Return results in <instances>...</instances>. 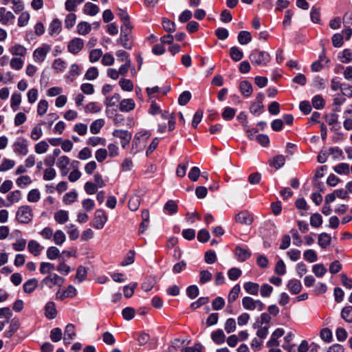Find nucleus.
Wrapping results in <instances>:
<instances>
[{"instance_id": "obj_43", "label": "nucleus", "mask_w": 352, "mask_h": 352, "mask_svg": "<svg viewBox=\"0 0 352 352\" xmlns=\"http://www.w3.org/2000/svg\"><path fill=\"white\" fill-rule=\"evenodd\" d=\"M78 197V193L76 190H72L67 192L63 198V201L65 204H71L76 201Z\"/></svg>"}, {"instance_id": "obj_1", "label": "nucleus", "mask_w": 352, "mask_h": 352, "mask_svg": "<svg viewBox=\"0 0 352 352\" xmlns=\"http://www.w3.org/2000/svg\"><path fill=\"white\" fill-rule=\"evenodd\" d=\"M249 58L254 65L266 66L270 61L271 57L266 52L254 50L250 54Z\"/></svg>"}, {"instance_id": "obj_62", "label": "nucleus", "mask_w": 352, "mask_h": 352, "mask_svg": "<svg viewBox=\"0 0 352 352\" xmlns=\"http://www.w3.org/2000/svg\"><path fill=\"white\" fill-rule=\"evenodd\" d=\"M76 15L74 13L68 14L65 19V26L67 29H71L76 23Z\"/></svg>"}, {"instance_id": "obj_13", "label": "nucleus", "mask_w": 352, "mask_h": 352, "mask_svg": "<svg viewBox=\"0 0 352 352\" xmlns=\"http://www.w3.org/2000/svg\"><path fill=\"white\" fill-rule=\"evenodd\" d=\"M76 336L75 326L73 324H68L65 329L63 342L65 344H70L71 341Z\"/></svg>"}, {"instance_id": "obj_3", "label": "nucleus", "mask_w": 352, "mask_h": 352, "mask_svg": "<svg viewBox=\"0 0 352 352\" xmlns=\"http://www.w3.org/2000/svg\"><path fill=\"white\" fill-rule=\"evenodd\" d=\"M132 29L133 26L121 27L120 28V36L118 39V42H119L122 46L126 50H131L132 48V45L129 42L132 38Z\"/></svg>"}, {"instance_id": "obj_37", "label": "nucleus", "mask_w": 352, "mask_h": 352, "mask_svg": "<svg viewBox=\"0 0 352 352\" xmlns=\"http://www.w3.org/2000/svg\"><path fill=\"white\" fill-rule=\"evenodd\" d=\"M120 101V96L118 94H114L111 97H107L104 104L107 107L118 106Z\"/></svg>"}, {"instance_id": "obj_35", "label": "nucleus", "mask_w": 352, "mask_h": 352, "mask_svg": "<svg viewBox=\"0 0 352 352\" xmlns=\"http://www.w3.org/2000/svg\"><path fill=\"white\" fill-rule=\"evenodd\" d=\"M237 39L241 45H246L252 41V36L248 31H241L238 34Z\"/></svg>"}, {"instance_id": "obj_30", "label": "nucleus", "mask_w": 352, "mask_h": 352, "mask_svg": "<svg viewBox=\"0 0 352 352\" xmlns=\"http://www.w3.org/2000/svg\"><path fill=\"white\" fill-rule=\"evenodd\" d=\"M168 91H169V89L162 90L157 86H155L152 88L147 87L146 89V91L148 96L149 100H152L153 98H155V96H153L154 94H162V96H164Z\"/></svg>"}, {"instance_id": "obj_12", "label": "nucleus", "mask_w": 352, "mask_h": 352, "mask_svg": "<svg viewBox=\"0 0 352 352\" xmlns=\"http://www.w3.org/2000/svg\"><path fill=\"white\" fill-rule=\"evenodd\" d=\"M264 95L259 93L256 96V102H253L250 107V111L253 114H260L263 109V100Z\"/></svg>"}, {"instance_id": "obj_45", "label": "nucleus", "mask_w": 352, "mask_h": 352, "mask_svg": "<svg viewBox=\"0 0 352 352\" xmlns=\"http://www.w3.org/2000/svg\"><path fill=\"white\" fill-rule=\"evenodd\" d=\"M119 85L121 89L125 91H131L134 88L132 81L126 78H121L119 81Z\"/></svg>"}, {"instance_id": "obj_26", "label": "nucleus", "mask_w": 352, "mask_h": 352, "mask_svg": "<svg viewBox=\"0 0 352 352\" xmlns=\"http://www.w3.org/2000/svg\"><path fill=\"white\" fill-rule=\"evenodd\" d=\"M38 282L36 278H31L28 280L23 284V291L27 294L32 293L38 286Z\"/></svg>"}, {"instance_id": "obj_28", "label": "nucleus", "mask_w": 352, "mask_h": 352, "mask_svg": "<svg viewBox=\"0 0 352 352\" xmlns=\"http://www.w3.org/2000/svg\"><path fill=\"white\" fill-rule=\"evenodd\" d=\"M331 237L329 234H327L326 232H322L319 234L318 245L322 248H324V249L327 248L331 244Z\"/></svg>"}, {"instance_id": "obj_11", "label": "nucleus", "mask_w": 352, "mask_h": 352, "mask_svg": "<svg viewBox=\"0 0 352 352\" xmlns=\"http://www.w3.org/2000/svg\"><path fill=\"white\" fill-rule=\"evenodd\" d=\"M113 135L122 140L121 145L125 148L131 140V133L126 130L116 129L113 131Z\"/></svg>"}, {"instance_id": "obj_17", "label": "nucleus", "mask_w": 352, "mask_h": 352, "mask_svg": "<svg viewBox=\"0 0 352 352\" xmlns=\"http://www.w3.org/2000/svg\"><path fill=\"white\" fill-rule=\"evenodd\" d=\"M45 309V316L48 319H54L57 316V310L56 309V305L54 302L49 301L47 302L44 307Z\"/></svg>"}, {"instance_id": "obj_4", "label": "nucleus", "mask_w": 352, "mask_h": 352, "mask_svg": "<svg viewBox=\"0 0 352 352\" xmlns=\"http://www.w3.org/2000/svg\"><path fill=\"white\" fill-rule=\"evenodd\" d=\"M243 307L249 311L256 309L261 311L264 309V304L260 300H254L252 297L245 296L242 299Z\"/></svg>"}, {"instance_id": "obj_64", "label": "nucleus", "mask_w": 352, "mask_h": 352, "mask_svg": "<svg viewBox=\"0 0 352 352\" xmlns=\"http://www.w3.org/2000/svg\"><path fill=\"white\" fill-rule=\"evenodd\" d=\"M322 223V216L318 213L312 214L310 217V224L312 227L319 228Z\"/></svg>"}, {"instance_id": "obj_16", "label": "nucleus", "mask_w": 352, "mask_h": 352, "mask_svg": "<svg viewBox=\"0 0 352 352\" xmlns=\"http://www.w3.org/2000/svg\"><path fill=\"white\" fill-rule=\"evenodd\" d=\"M146 136V138L148 137L147 132L144 131L142 133H137L135 135V138L132 142V148H131V153L135 154L138 152H139L140 150H142V146L140 145V138Z\"/></svg>"}, {"instance_id": "obj_32", "label": "nucleus", "mask_w": 352, "mask_h": 352, "mask_svg": "<svg viewBox=\"0 0 352 352\" xmlns=\"http://www.w3.org/2000/svg\"><path fill=\"white\" fill-rule=\"evenodd\" d=\"M53 241L56 245H62L66 241L65 234L60 230H56L53 234Z\"/></svg>"}, {"instance_id": "obj_29", "label": "nucleus", "mask_w": 352, "mask_h": 352, "mask_svg": "<svg viewBox=\"0 0 352 352\" xmlns=\"http://www.w3.org/2000/svg\"><path fill=\"white\" fill-rule=\"evenodd\" d=\"M22 100V96L20 93L14 92L10 98V107L14 111L18 109Z\"/></svg>"}, {"instance_id": "obj_34", "label": "nucleus", "mask_w": 352, "mask_h": 352, "mask_svg": "<svg viewBox=\"0 0 352 352\" xmlns=\"http://www.w3.org/2000/svg\"><path fill=\"white\" fill-rule=\"evenodd\" d=\"M54 219L57 223L63 224L69 219L68 212L65 210H60L55 213Z\"/></svg>"}, {"instance_id": "obj_50", "label": "nucleus", "mask_w": 352, "mask_h": 352, "mask_svg": "<svg viewBox=\"0 0 352 352\" xmlns=\"http://www.w3.org/2000/svg\"><path fill=\"white\" fill-rule=\"evenodd\" d=\"M285 162V158L283 155H279L275 156L272 162H270V166H274L276 169L280 168L282 167Z\"/></svg>"}, {"instance_id": "obj_14", "label": "nucleus", "mask_w": 352, "mask_h": 352, "mask_svg": "<svg viewBox=\"0 0 352 352\" xmlns=\"http://www.w3.org/2000/svg\"><path fill=\"white\" fill-rule=\"evenodd\" d=\"M118 107L122 112H129L135 107V102L132 98H126L120 101Z\"/></svg>"}, {"instance_id": "obj_42", "label": "nucleus", "mask_w": 352, "mask_h": 352, "mask_svg": "<svg viewBox=\"0 0 352 352\" xmlns=\"http://www.w3.org/2000/svg\"><path fill=\"white\" fill-rule=\"evenodd\" d=\"M341 317L346 322L352 323V306H346L342 309Z\"/></svg>"}, {"instance_id": "obj_44", "label": "nucleus", "mask_w": 352, "mask_h": 352, "mask_svg": "<svg viewBox=\"0 0 352 352\" xmlns=\"http://www.w3.org/2000/svg\"><path fill=\"white\" fill-rule=\"evenodd\" d=\"M15 165V162L12 160L4 158L0 164V171L6 172L12 169Z\"/></svg>"}, {"instance_id": "obj_59", "label": "nucleus", "mask_w": 352, "mask_h": 352, "mask_svg": "<svg viewBox=\"0 0 352 352\" xmlns=\"http://www.w3.org/2000/svg\"><path fill=\"white\" fill-rule=\"evenodd\" d=\"M66 228L67 229V233L70 240H76L79 237V231L75 228L74 225L69 224L66 226Z\"/></svg>"}, {"instance_id": "obj_54", "label": "nucleus", "mask_w": 352, "mask_h": 352, "mask_svg": "<svg viewBox=\"0 0 352 352\" xmlns=\"http://www.w3.org/2000/svg\"><path fill=\"white\" fill-rule=\"evenodd\" d=\"M16 185L20 188H25L32 183L31 177L28 175H23L16 180Z\"/></svg>"}, {"instance_id": "obj_10", "label": "nucleus", "mask_w": 352, "mask_h": 352, "mask_svg": "<svg viewBox=\"0 0 352 352\" xmlns=\"http://www.w3.org/2000/svg\"><path fill=\"white\" fill-rule=\"evenodd\" d=\"M84 47V41L80 38H72L67 45V50L72 54H78Z\"/></svg>"}, {"instance_id": "obj_36", "label": "nucleus", "mask_w": 352, "mask_h": 352, "mask_svg": "<svg viewBox=\"0 0 352 352\" xmlns=\"http://www.w3.org/2000/svg\"><path fill=\"white\" fill-rule=\"evenodd\" d=\"M104 124L103 119H98L94 121L90 125V131L92 134H98Z\"/></svg>"}, {"instance_id": "obj_63", "label": "nucleus", "mask_w": 352, "mask_h": 352, "mask_svg": "<svg viewBox=\"0 0 352 352\" xmlns=\"http://www.w3.org/2000/svg\"><path fill=\"white\" fill-rule=\"evenodd\" d=\"M236 112V110L235 109L226 107L222 113V117L226 120H230L234 117Z\"/></svg>"}, {"instance_id": "obj_15", "label": "nucleus", "mask_w": 352, "mask_h": 352, "mask_svg": "<svg viewBox=\"0 0 352 352\" xmlns=\"http://www.w3.org/2000/svg\"><path fill=\"white\" fill-rule=\"evenodd\" d=\"M61 30V21L58 19H55L50 24L48 28V32L51 36H56L60 33Z\"/></svg>"}, {"instance_id": "obj_52", "label": "nucleus", "mask_w": 352, "mask_h": 352, "mask_svg": "<svg viewBox=\"0 0 352 352\" xmlns=\"http://www.w3.org/2000/svg\"><path fill=\"white\" fill-rule=\"evenodd\" d=\"M66 62L62 60L61 58L55 59L52 63V68L56 72H63L66 68Z\"/></svg>"}, {"instance_id": "obj_7", "label": "nucleus", "mask_w": 352, "mask_h": 352, "mask_svg": "<svg viewBox=\"0 0 352 352\" xmlns=\"http://www.w3.org/2000/svg\"><path fill=\"white\" fill-rule=\"evenodd\" d=\"M107 219L108 217L104 210L102 209L96 210L93 223L94 228L98 230L102 229L107 221Z\"/></svg>"}, {"instance_id": "obj_61", "label": "nucleus", "mask_w": 352, "mask_h": 352, "mask_svg": "<svg viewBox=\"0 0 352 352\" xmlns=\"http://www.w3.org/2000/svg\"><path fill=\"white\" fill-rule=\"evenodd\" d=\"M304 258L309 263L317 261L318 256L316 252L311 249L306 250L303 254Z\"/></svg>"}, {"instance_id": "obj_21", "label": "nucleus", "mask_w": 352, "mask_h": 352, "mask_svg": "<svg viewBox=\"0 0 352 352\" xmlns=\"http://www.w3.org/2000/svg\"><path fill=\"white\" fill-rule=\"evenodd\" d=\"M28 251L34 256H37L43 249L41 244L34 240H30L28 244Z\"/></svg>"}, {"instance_id": "obj_60", "label": "nucleus", "mask_w": 352, "mask_h": 352, "mask_svg": "<svg viewBox=\"0 0 352 352\" xmlns=\"http://www.w3.org/2000/svg\"><path fill=\"white\" fill-rule=\"evenodd\" d=\"M60 254L59 250L55 246H50L46 251L47 257L50 260H55Z\"/></svg>"}, {"instance_id": "obj_48", "label": "nucleus", "mask_w": 352, "mask_h": 352, "mask_svg": "<svg viewBox=\"0 0 352 352\" xmlns=\"http://www.w3.org/2000/svg\"><path fill=\"white\" fill-rule=\"evenodd\" d=\"M140 205V198L138 195L132 196L128 204L129 208L131 211H135L138 209Z\"/></svg>"}, {"instance_id": "obj_49", "label": "nucleus", "mask_w": 352, "mask_h": 352, "mask_svg": "<svg viewBox=\"0 0 352 352\" xmlns=\"http://www.w3.org/2000/svg\"><path fill=\"white\" fill-rule=\"evenodd\" d=\"M50 339L54 342H59L63 338V332L60 328H54L50 331Z\"/></svg>"}, {"instance_id": "obj_39", "label": "nucleus", "mask_w": 352, "mask_h": 352, "mask_svg": "<svg viewBox=\"0 0 352 352\" xmlns=\"http://www.w3.org/2000/svg\"><path fill=\"white\" fill-rule=\"evenodd\" d=\"M21 199V192L19 190H14L10 192L7 196V200L9 201L8 204L10 206L14 203H17Z\"/></svg>"}, {"instance_id": "obj_23", "label": "nucleus", "mask_w": 352, "mask_h": 352, "mask_svg": "<svg viewBox=\"0 0 352 352\" xmlns=\"http://www.w3.org/2000/svg\"><path fill=\"white\" fill-rule=\"evenodd\" d=\"M235 219L238 223L245 225H250L253 221L252 216L246 211L239 212Z\"/></svg>"}, {"instance_id": "obj_2", "label": "nucleus", "mask_w": 352, "mask_h": 352, "mask_svg": "<svg viewBox=\"0 0 352 352\" xmlns=\"http://www.w3.org/2000/svg\"><path fill=\"white\" fill-rule=\"evenodd\" d=\"M33 217L32 210L29 206H20L16 214L17 221L22 223H28L30 222Z\"/></svg>"}, {"instance_id": "obj_41", "label": "nucleus", "mask_w": 352, "mask_h": 352, "mask_svg": "<svg viewBox=\"0 0 352 352\" xmlns=\"http://www.w3.org/2000/svg\"><path fill=\"white\" fill-rule=\"evenodd\" d=\"M230 55L234 61H239L243 57V52L237 47H232L230 50Z\"/></svg>"}, {"instance_id": "obj_46", "label": "nucleus", "mask_w": 352, "mask_h": 352, "mask_svg": "<svg viewBox=\"0 0 352 352\" xmlns=\"http://www.w3.org/2000/svg\"><path fill=\"white\" fill-rule=\"evenodd\" d=\"M42 135H43V130L41 128V124H38L36 126H34L33 127V129H32L31 133H30V138L33 140L36 141V140H38V139H40Z\"/></svg>"}, {"instance_id": "obj_53", "label": "nucleus", "mask_w": 352, "mask_h": 352, "mask_svg": "<svg viewBox=\"0 0 352 352\" xmlns=\"http://www.w3.org/2000/svg\"><path fill=\"white\" fill-rule=\"evenodd\" d=\"M102 56V51L100 49H94L91 50L89 56V60L94 63L99 60Z\"/></svg>"}, {"instance_id": "obj_55", "label": "nucleus", "mask_w": 352, "mask_h": 352, "mask_svg": "<svg viewBox=\"0 0 352 352\" xmlns=\"http://www.w3.org/2000/svg\"><path fill=\"white\" fill-rule=\"evenodd\" d=\"M48 102L46 100H41L37 105V113L42 116L46 113L48 109Z\"/></svg>"}, {"instance_id": "obj_27", "label": "nucleus", "mask_w": 352, "mask_h": 352, "mask_svg": "<svg viewBox=\"0 0 352 352\" xmlns=\"http://www.w3.org/2000/svg\"><path fill=\"white\" fill-rule=\"evenodd\" d=\"M83 12L86 14L95 16L99 12V8L96 4L87 2L84 6Z\"/></svg>"}, {"instance_id": "obj_8", "label": "nucleus", "mask_w": 352, "mask_h": 352, "mask_svg": "<svg viewBox=\"0 0 352 352\" xmlns=\"http://www.w3.org/2000/svg\"><path fill=\"white\" fill-rule=\"evenodd\" d=\"M13 151L20 155H26L28 152V144L27 140L18 138L12 144Z\"/></svg>"}, {"instance_id": "obj_33", "label": "nucleus", "mask_w": 352, "mask_h": 352, "mask_svg": "<svg viewBox=\"0 0 352 352\" xmlns=\"http://www.w3.org/2000/svg\"><path fill=\"white\" fill-rule=\"evenodd\" d=\"M241 292V287L239 284L234 285L232 289L230 290L228 296V303L234 302L239 297V293Z\"/></svg>"}, {"instance_id": "obj_24", "label": "nucleus", "mask_w": 352, "mask_h": 352, "mask_svg": "<svg viewBox=\"0 0 352 352\" xmlns=\"http://www.w3.org/2000/svg\"><path fill=\"white\" fill-rule=\"evenodd\" d=\"M212 340L217 344H221L226 340V335L222 329H217L211 333Z\"/></svg>"}, {"instance_id": "obj_31", "label": "nucleus", "mask_w": 352, "mask_h": 352, "mask_svg": "<svg viewBox=\"0 0 352 352\" xmlns=\"http://www.w3.org/2000/svg\"><path fill=\"white\" fill-rule=\"evenodd\" d=\"M76 30L78 34L85 36L91 32V28L89 23L82 21L77 25Z\"/></svg>"}, {"instance_id": "obj_6", "label": "nucleus", "mask_w": 352, "mask_h": 352, "mask_svg": "<svg viewBox=\"0 0 352 352\" xmlns=\"http://www.w3.org/2000/svg\"><path fill=\"white\" fill-rule=\"evenodd\" d=\"M51 47L48 44H43L36 48L33 52V58L36 63H42L45 60L47 54L50 52Z\"/></svg>"}, {"instance_id": "obj_47", "label": "nucleus", "mask_w": 352, "mask_h": 352, "mask_svg": "<svg viewBox=\"0 0 352 352\" xmlns=\"http://www.w3.org/2000/svg\"><path fill=\"white\" fill-rule=\"evenodd\" d=\"M49 148V144L46 141H41L35 144L34 151L37 154L45 153Z\"/></svg>"}, {"instance_id": "obj_58", "label": "nucleus", "mask_w": 352, "mask_h": 352, "mask_svg": "<svg viewBox=\"0 0 352 352\" xmlns=\"http://www.w3.org/2000/svg\"><path fill=\"white\" fill-rule=\"evenodd\" d=\"M162 26L163 28L168 32H173L176 30L175 23L166 18L162 19Z\"/></svg>"}, {"instance_id": "obj_57", "label": "nucleus", "mask_w": 352, "mask_h": 352, "mask_svg": "<svg viewBox=\"0 0 352 352\" xmlns=\"http://www.w3.org/2000/svg\"><path fill=\"white\" fill-rule=\"evenodd\" d=\"M314 274L317 277H322L327 272V269L323 264H316L312 267Z\"/></svg>"}, {"instance_id": "obj_20", "label": "nucleus", "mask_w": 352, "mask_h": 352, "mask_svg": "<svg viewBox=\"0 0 352 352\" xmlns=\"http://www.w3.org/2000/svg\"><path fill=\"white\" fill-rule=\"evenodd\" d=\"M20 321L19 318H14L10 322L9 329L4 333V336L9 338L19 329Z\"/></svg>"}, {"instance_id": "obj_25", "label": "nucleus", "mask_w": 352, "mask_h": 352, "mask_svg": "<svg viewBox=\"0 0 352 352\" xmlns=\"http://www.w3.org/2000/svg\"><path fill=\"white\" fill-rule=\"evenodd\" d=\"M243 288L248 294L256 296L259 291V285L251 281L246 282L243 285Z\"/></svg>"}, {"instance_id": "obj_5", "label": "nucleus", "mask_w": 352, "mask_h": 352, "mask_svg": "<svg viewBox=\"0 0 352 352\" xmlns=\"http://www.w3.org/2000/svg\"><path fill=\"white\" fill-rule=\"evenodd\" d=\"M64 282V278L59 276L56 274H52L44 278L41 283L40 286L41 288L44 287H47L50 289H52L54 285H58L61 287L62 284Z\"/></svg>"}, {"instance_id": "obj_51", "label": "nucleus", "mask_w": 352, "mask_h": 352, "mask_svg": "<svg viewBox=\"0 0 352 352\" xmlns=\"http://www.w3.org/2000/svg\"><path fill=\"white\" fill-rule=\"evenodd\" d=\"M120 20L123 22V25L121 27L132 26L129 21V16L128 13L122 9H119L118 12Z\"/></svg>"}, {"instance_id": "obj_9", "label": "nucleus", "mask_w": 352, "mask_h": 352, "mask_svg": "<svg viewBox=\"0 0 352 352\" xmlns=\"http://www.w3.org/2000/svg\"><path fill=\"white\" fill-rule=\"evenodd\" d=\"M14 14L5 7H0V24L7 26L14 23Z\"/></svg>"}, {"instance_id": "obj_56", "label": "nucleus", "mask_w": 352, "mask_h": 352, "mask_svg": "<svg viewBox=\"0 0 352 352\" xmlns=\"http://www.w3.org/2000/svg\"><path fill=\"white\" fill-rule=\"evenodd\" d=\"M137 286V283H131L130 284L124 286L123 289L124 296L127 298L131 297L133 295L134 290Z\"/></svg>"}, {"instance_id": "obj_40", "label": "nucleus", "mask_w": 352, "mask_h": 352, "mask_svg": "<svg viewBox=\"0 0 352 352\" xmlns=\"http://www.w3.org/2000/svg\"><path fill=\"white\" fill-rule=\"evenodd\" d=\"M87 144L93 147L97 146L98 145L104 146L106 144V140L100 137L93 136L90 137L87 140Z\"/></svg>"}, {"instance_id": "obj_18", "label": "nucleus", "mask_w": 352, "mask_h": 352, "mask_svg": "<svg viewBox=\"0 0 352 352\" xmlns=\"http://www.w3.org/2000/svg\"><path fill=\"white\" fill-rule=\"evenodd\" d=\"M287 289L293 294H299L302 288L300 281L298 279H291L287 285Z\"/></svg>"}, {"instance_id": "obj_22", "label": "nucleus", "mask_w": 352, "mask_h": 352, "mask_svg": "<svg viewBox=\"0 0 352 352\" xmlns=\"http://www.w3.org/2000/svg\"><path fill=\"white\" fill-rule=\"evenodd\" d=\"M9 52L13 56L24 57L27 54L28 50L21 44H15L10 47Z\"/></svg>"}, {"instance_id": "obj_38", "label": "nucleus", "mask_w": 352, "mask_h": 352, "mask_svg": "<svg viewBox=\"0 0 352 352\" xmlns=\"http://www.w3.org/2000/svg\"><path fill=\"white\" fill-rule=\"evenodd\" d=\"M235 254H236L238 259L239 261H245L251 255V254H250L249 250H248L246 249H243V248H240V247L236 248Z\"/></svg>"}, {"instance_id": "obj_19", "label": "nucleus", "mask_w": 352, "mask_h": 352, "mask_svg": "<svg viewBox=\"0 0 352 352\" xmlns=\"http://www.w3.org/2000/svg\"><path fill=\"white\" fill-rule=\"evenodd\" d=\"M239 90L244 97L248 98L253 92L252 85L247 80L241 81L239 84Z\"/></svg>"}]
</instances>
